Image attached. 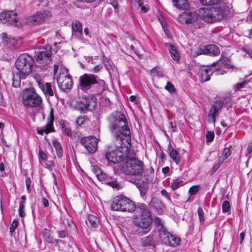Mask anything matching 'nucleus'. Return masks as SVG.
Here are the masks:
<instances>
[{
	"label": "nucleus",
	"instance_id": "obj_60",
	"mask_svg": "<svg viewBox=\"0 0 252 252\" xmlns=\"http://www.w3.org/2000/svg\"><path fill=\"white\" fill-rule=\"evenodd\" d=\"M252 152V141L249 144L247 147L248 154H250Z\"/></svg>",
	"mask_w": 252,
	"mask_h": 252
},
{
	"label": "nucleus",
	"instance_id": "obj_43",
	"mask_svg": "<svg viewBox=\"0 0 252 252\" xmlns=\"http://www.w3.org/2000/svg\"><path fill=\"white\" fill-rule=\"evenodd\" d=\"M222 212L223 213H226L229 211L230 209V206L228 201H224L222 204Z\"/></svg>",
	"mask_w": 252,
	"mask_h": 252
},
{
	"label": "nucleus",
	"instance_id": "obj_28",
	"mask_svg": "<svg viewBox=\"0 0 252 252\" xmlns=\"http://www.w3.org/2000/svg\"><path fill=\"white\" fill-rule=\"evenodd\" d=\"M53 145L55 148L57 157L61 158L63 156V150L60 143L57 140H54L52 142Z\"/></svg>",
	"mask_w": 252,
	"mask_h": 252
},
{
	"label": "nucleus",
	"instance_id": "obj_46",
	"mask_svg": "<svg viewBox=\"0 0 252 252\" xmlns=\"http://www.w3.org/2000/svg\"><path fill=\"white\" fill-rule=\"evenodd\" d=\"M154 223H155L156 226L158 227V229L161 228V227H164L162 224L161 219L158 217H156L154 219Z\"/></svg>",
	"mask_w": 252,
	"mask_h": 252
},
{
	"label": "nucleus",
	"instance_id": "obj_36",
	"mask_svg": "<svg viewBox=\"0 0 252 252\" xmlns=\"http://www.w3.org/2000/svg\"><path fill=\"white\" fill-rule=\"evenodd\" d=\"M169 51L171 54L172 59L175 61H178L179 59V55L176 47L174 46L171 45L169 48Z\"/></svg>",
	"mask_w": 252,
	"mask_h": 252
},
{
	"label": "nucleus",
	"instance_id": "obj_53",
	"mask_svg": "<svg viewBox=\"0 0 252 252\" xmlns=\"http://www.w3.org/2000/svg\"><path fill=\"white\" fill-rule=\"evenodd\" d=\"M39 158L44 161H45L47 158L46 154L41 149L39 150Z\"/></svg>",
	"mask_w": 252,
	"mask_h": 252
},
{
	"label": "nucleus",
	"instance_id": "obj_31",
	"mask_svg": "<svg viewBox=\"0 0 252 252\" xmlns=\"http://www.w3.org/2000/svg\"><path fill=\"white\" fill-rule=\"evenodd\" d=\"M208 45L206 46H199L196 51L193 53V56L194 57L202 55V54H208Z\"/></svg>",
	"mask_w": 252,
	"mask_h": 252
},
{
	"label": "nucleus",
	"instance_id": "obj_48",
	"mask_svg": "<svg viewBox=\"0 0 252 252\" xmlns=\"http://www.w3.org/2000/svg\"><path fill=\"white\" fill-rule=\"evenodd\" d=\"M214 133L213 132L208 131L206 135V141L207 142H212L214 138Z\"/></svg>",
	"mask_w": 252,
	"mask_h": 252
},
{
	"label": "nucleus",
	"instance_id": "obj_22",
	"mask_svg": "<svg viewBox=\"0 0 252 252\" xmlns=\"http://www.w3.org/2000/svg\"><path fill=\"white\" fill-rule=\"evenodd\" d=\"M155 235L151 233L147 237L141 239V245L143 247H152L156 246V240Z\"/></svg>",
	"mask_w": 252,
	"mask_h": 252
},
{
	"label": "nucleus",
	"instance_id": "obj_7",
	"mask_svg": "<svg viewBox=\"0 0 252 252\" xmlns=\"http://www.w3.org/2000/svg\"><path fill=\"white\" fill-rule=\"evenodd\" d=\"M178 21L181 24L188 25L192 32L202 27L203 25L199 21L197 14L194 12L186 11L182 13L179 15Z\"/></svg>",
	"mask_w": 252,
	"mask_h": 252
},
{
	"label": "nucleus",
	"instance_id": "obj_9",
	"mask_svg": "<svg viewBox=\"0 0 252 252\" xmlns=\"http://www.w3.org/2000/svg\"><path fill=\"white\" fill-rule=\"evenodd\" d=\"M51 48L47 47L43 48L35 52L34 58L39 64L38 67L41 69H46V66L51 61Z\"/></svg>",
	"mask_w": 252,
	"mask_h": 252
},
{
	"label": "nucleus",
	"instance_id": "obj_51",
	"mask_svg": "<svg viewBox=\"0 0 252 252\" xmlns=\"http://www.w3.org/2000/svg\"><path fill=\"white\" fill-rule=\"evenodd\" d=\"M31 183L32 181L30 178H27L26 180V185L27 190L29 192H30L31 190Z\"/></svg>",
	"mask_w": 252,
	"mask_h": 252
},
{
	"label": "nucleus",
	"instance_id": "obj_32",
	"mask_svg": "<svg viewBox=\"0 0 252 252\" xmlns=\"http://www.w3.org/2000/svg\"><path fill=\"white\" fill-rule=\"evenodd\" d=\"M208 48L209 55L217 56L220 53L219 48L216 45H208Z\"/></svg>",
	"mask_w": 252,
	"mask_h": 252
},
{
	"label": "nucleus",
	"instance_id": "obj_44",
	"mask_svg": "<svg viewBox=\"0 0 252 252\" xmlns=\"http://www.w3.org/2000/svg\"><path fill=\"white\" fill-rule=\"evenodd\" d=\"M164 88L170 93H173L175 91L174 85L169 81L167 82L166 85L165 86Z\"/></svg>",
	"mask_w": 252,
	"mask_h": 252
},
{
	"label": "nucleus",
	"instance_id": "obj_13",
	"mask_svg": "<svg viewBox=\"0 0 252 252\" xmlns=\"http://www.w3.org/2000/svg\"><path fill=\"white\" fill-rule=\"evenodd\" d=\"M0 21L4 23L16 26L18 23V16L14 11H7L0 14Z\"/></svg>",
	"mask_w": 252,
	"mask_h": 252
},
{
	"label": "nucleus",
	"instance_id": "obj_1",
	"mask_svg": "<svg viewBox=\"0 0 252 252\" xmlns=\"http://www.w3.org/2000/svg\"><path fill=\"white\" fill-rule=\"evenodd\" d=\"M107 119L109 129L112 135L121 142V146H106L99 155V158L104 163L116 164L123 161L132 153L130 131L126 116L121 112H113Z\"/></svg>",
	"mask_w": 252,
	"mask_h": 252
},
{
	"label": "nucleus",
	"instance_id": "obj_41",
	"mask_svg": "<svg viewBox=\"0 0 252 252\" xmlns=\"http://www.w3.org/2000/svg\"><path fill=\"white\" fill-rule=\"evenodd\" d=\"M197 213L199 217V220L201 223H202L205 220L204 212L201 207L198 208Z\"/></svg>",
	"mask_w": 252,
	"mask_h": 252
},
{
	"label": "nucleus",
	"instance_id": "obj_47",
	"mask_svg": "<svg viewBox=\"0 0 252 252\" xmlns=\"http://www.w3.org/2000/svg\"><path fill=\"white\" fill-rule=\"evenodd\" d=\"M25 208V205H19L18 213L19 216L21 218H24L26 216Z\"/></svg>",
	"mask_w": 252,
	"mask_h": 252
},
{
	"label": "nucleus",
	"instance_id": "obj_25",
	"mask_svg": "<svg viewBox=\"0 0 252 252\" xmlns=\"http://www.w3.org/2000/svg\"><path fill=\"white\" fill-rule=\"evenodd\" d=\"M169 155L172 160L178 164L181 160V157L178 151L173 148H169Z\"/></svg>",
	"mask_w": 252,
	"mask_h": 252
},
{
	"label": "nucleus",
	"instance_id": "obj_58",
	"mask_svg": "<svg viewBox=\"0 0 252 252\" xmlns=\"http://www.w3.org/2000/svg\"><path fill=\"white\" fill-rule=\"evenodd\" d=\"M42 204L43 205L44 207H47L49 206V202L48 200L46 198H42Z\"/></svg>",
	"mask_w": 252,
	"mask_h": 252
},
{
	"label": "nucleus",
	"instance_id": "obj_4",
	"mask_svg": "<svg viewBox=\"0 0 252 252\" xmlns=\"http://www.w3.org/2000/svg\"><path fill=\"white\" fill-rule=\"evenodd\" d=\"M230 13L228 7H205L199 9L201 20L206 23H211L226 18Z\"/></svg>",
	"mask_w": 252,
	"mask_h": 252
},
{
	"label": "nucleus",
	"instance_id": "obj_55",
	"mask_svg": "<svg viewBox=\"0 0 252 252\" xmlns=\"http://www.w3.org/2000/svg\"><path fill=\"white\" fill-rule=\"evenodd\" d=\"M161 194H162V196L166 197L168 200H171L170 196L168 195V193L167 192V191L165 190V189H162L161 190Z\"/></svg>",
	"mask_w": 252,
	"mask_h": 252
},
{
	"label": "nucleus",
	"instance_id": "obj_59",
	"mask_svg": "<svg viewBox=\"0 0 252 252\" xmlns=\"http://www.w3.org/2000/svg\"><path fill=\"white\" fill-rule=\"evenodd\" d=\"M26 196L22 195L21 197V200L20 201V205H25V203L26 202Z\"/></svg>",
	"mask_w": 252,
	"mask_h": 252
},
{
	"label": "nucleus",
	"instance_id": "obj_57",
	"mask_svg": "<svg viewBox=\"0 0 252 252\" xmlns=\"http://www.w3.org/2000/svg\"><path fill=\"white\" fill-rule=\"evenodd\" d=\"M246 83V81H243L242 82L238 83L236 87V89L238 90L241 89L244 86V85Z\"/></svg>",
	"mask_w": 252,
	"mask_h": 252
},
{
	"label": "nucleus",
	"instance_id": "obj_62",
	"mask_svg": "<svg viewBox=\"0 0 252 252\" xmlns=\"http://www.w3.org/2000/svg\"><path fill=\"white\" fill-rule=\"evenodd\" d=\"M5 170V166L4 163L2 162H1L0 163V171L1 173V176H2V174Z\"/></svg>",
	"mask_w": 252,
	"mask_h": 252
},
{
	"label": "nucleus",
	"instance_id": "obj_10",
	"mask_svg": "<svg viewBox=\"0 0 252 252\" xmlns=\"http://www.w3.org/2000/svg\"><path fill=\"white\" fill-rule=\"evenodd\" d=\"M159 237L161 243L166 246L176 247L180 242V239L172 235L165 227L159 228Z\"/></svg>",
	"mask_w": 252,
	"mask_h": 252
},
{
	"label": "nucleus",
	"instance_id": "obj_2",
	"mask_svg": "<svg viewBox=\"0 0 252 252\" xmlns=\"http://www.w3.org/2000/svg\"><path fill=\"white\" fill-rule=\"evenodd\" d=\"M113 211L133 212V224L137 227L135 234L142 236L148 233L152 228V218L146 205L139 204L137 206L129 198L122 195L115 197L111 204Z\"/></svg>",
	"mask_w": 252,
	"mask_h": 252
},
{
	"label": "nucleus",
	"instance_id": "obj_30",
	"mask_svg": "<svg viewBox=\"0 0 252 252\" xmlns=\"http://www.w3.org/2000/svg\"><path fill=\"white\" fill-rule=\"evenodd\" d=\"M88 220L92 227L96 228L99 224L98 218L93 215H89Z\"/></svg>",
	"mask_w": 252,
	"mask_h": 252
},
{
	"label": "nucleus",
	"instance_id": "obj_33",
	"mask_svg": "<svg viewBox=\"0 0 252 252\" xmlns=\"http://www.w3.org/2000/svg\"><path fill=\"white\" fill-rule=\"evenodd\" d=\"M183 183L184 182L182 180L179 179L173 180L171 184V188L173 190H176L180 187L183 186Z\"/></svg>",
	"mask_w": 252,
	"mask_h": 252
},
{
	"label": "nucleus",
	"instance_id": "obj_8",
	"mask_svg": "<svg viewBox=\"0 0 252 252\" xmlns=\"http://www.w3.org/2000/svg\"><path fill=\"white\" fill-rule=\"evenodd\" d=\"M41 96L33 88L26 89L23 91L22 103L27 107H36L42 103Z\"/></svg>",
	"mask_w": 252,
	"mask_h": 252
},
{
	"label": "nucleus",
	"instance_id": "obj_37",
	"mask_svg": "<svg viewBox=\"0 0 252 252\" xmlns=\"http://www.w3.org/2000/svg\"><path fill=\"white\" fill-rule=\"evenodd\" d=\"M203 5L210 6L219 3L221 0H199Z\"/></svg>",
	"mask_w": 252,
	"mask_h": 252
},
{
	"label": "nucleus",
	"instance_id": "obj_61",
	"mask_svg": "<svg viewBox=\"0 0 252 252\" xmlns=\"http://www.w3.org/2000/svg\"><path fill=\"white\" fill-rule=\"evenodd\" d=\"M139 6L144 13H146L148 11V9L141 2H139Z\"/></svg>",
	"mask_w": 252,
	"mask_h": 252
},
{
	"label": "nucleus",
	"instance_id": "obj_34",
	"mask_svg": "<svg viewBox=\"0 0 252 252\" xmlns=\"http://www.w3.org/2000/svg\"><path fill=\"white\" fill-rule=\"evenodd\" d=\"M231 152L229 148L226 147L224 149L221 156L219 158V160L223 162L231 155Z\"/></svg>",
	"mask_w": 252,
	"mask_h": 252
},
{
	"label": "nucleus",
	"instance_id": "obj_26",
	"mask_svg": "<svg viewBox=\"0 0 252 252\" xmlns=\"http://www.w3.org/2000/svg\"><path fill=\"white\" fill-rule=\"evenodd\" d=\"M174 6L179 9H186L189 7L187 0H172Z\"/></svg>",
	"mask_w": 252,
	"mask_h": 252
},
{
	"label": "nucleus",
	"instance_id": "obj_3",
	"mask_svg": "<svg viewBox=\"0 0 252 252\" xmlns=\"http://www.w3.org/2000/svg\"><path fill=\"white\" fill-rule=\"evenodd\" d=\"M78 89L85 93L100 94L105 89V82L93 74L85 73L78 79Z\"/></svg>",
	"mask_w": 252,
	"mask_h": 252
},
{
	"label": "nucleus",
	"instance_id": "obj_27",
	"mask_svg": "<svg viewBox=\"0 0 252 252\" xmlns=\"http://www.w3.org/2000/svg\"><path fill=\"white\" fill-rule=\"evenodd\" d=\"M26 76L21 75L18 72L15 74L13 75L12 77V85L15 88L20 87L21 84V78H24Z\"/></svg>",
	"mask_w": 252,
	"mask_h": 252
},
{
	"label": "nucleus",
	"instance_id": "obj_6",
	"mask_svg": "<svg viewBox=\"0 0 252 252\" xmlns=\"http://www.w3.org/2000/svg\"><path fill=\"white\" fill-rule=\"evenodd\" d=\"M33 64L32 57L28 54L20 55L15 63L18 72L23 76L28 75L32 72Z\"/></svg>",
	"mask_w": 252,
	"mask_h": 252
},
{
	"label": "nucleus",
	"instance_id": "obj_20",
	"mask_svg": "<svg viewBox=\"0 0 252 252\" xmlns=\"http://www.w3.org/2000/svg\"><path fill=\"white\" fill-rule=\"evenodd\" d=\"M51 16V13L49 10H44L37 12L32 17V20L33 22L40 23L48 19Z\"/></svg>",
	"mask_w": 252,
	"mask_h": 252
},
{
	"label": "nucleus",
	"instance_id": "obj_17",
	"mask_svg": "<svg viewBox=\"0 0 252 252\" xmlns=\"http://www.w3.org/2000/svg\"><path fill=\"white\" fill-rule=\"evenodd\" d=\"M211 66H207L201 67L199 69V75L200 77V80L201 82H204L208 81L210 79L211 76L215 73L213 69L211 68Z\"/></svg>",
	"mask_w": 252,
	"mask_h": 252
},
{
	"label": "nucleus",
	"instance_id": "obj_50",
	"mask_svg": "<svg viewBox=\"0 0 252 252\" xmlns=\"http://www.w3.org/2000/svg\"><path fill=\"white\" fill-rule=\"evenodd\" d=\"M57 233L59 237L60 238H64L68 235V233L65 230L58 231Z\"/></svg>",
	"mask_w": 252,
	"mask_h": 252
},
{
	"label": "nucleus",
	"instance_id": "obj_24",
	"mask_svg": "<svg viewBox=\"0 0 252 252\" xmlns=\"http://www.w3.org/2000/svg\"><path fill=\"white\" fill-rule=\"evenodd\" d=\"M92 170L95 174L97 178L100 181H103L107 177L106 174L103 173L97 165H94L92 166Z\"/></svg>",
	"mask_w": 252,
	"mask_h": 252
},
{
	"label": "nucleus",
	"instance_id": "obj_42",
	"mask_svg": "<svg viewBox=\"0 0 252 252\" xmlns=\"http://www.w3.org/2000/svg\"><path fill=\"white\" fill-rule=\"evenodd\" d=\"M87 120V118L86 116H79L77 118L76 123L78 126H81L85 123Z\"/></svg>",
	"mask_w": 252,
	"mask_h": 252
},
{
	"label": "nucleus",
	"instance_id": "obj_64",
	"mask_svg": "<svg viewBox=\"0 0 252 252\" xmlns=\"http://www.w3.org/2000/svg\"><path fill=\"white\" fill-rule=\"evenodd\" d=\"M43 235L47 237H49L50 236V231L47 229H45L43 231Z\"/></svg>",
	"mask_w": 252,
	"mask_h": 252
},
{
	"label": "nucleus",
	"instance_id": "obj_16",
	"mask_svg": "<svg viewBox=\"0 0 252 252\" xmlns=\"http://www.w3.org/2000/svg\"><path fill=\"white\" fill-rule=\"evenodd\" d=\"M230 102L229 96L222 97L217 99L215 103L212 105L210 109L217 114L222 109L224 105L228 104Z\"/></svg>",
	"mask_w": 252,
	"mask_h": 252
},
{
	"label": "nucleus",
	"instance_id": "obj_5",
	"mask_svg": "<svg viewBox=\"0 0 252 252\" xmlns=\"http://www.w3.org/2000/svg\"><path fill=\"white\" fill-rule=\"evenodd\" d=\"M133 154L132 150V153L126 158V161L122 167L123 172L129 176H141L144 171V163L138 158L132 157Z\"/></svg>",
	"mask_w": 252,
	"mask_h": 252
},
{
	"label": "nucleus",
	"instance_id": "obj_21",
	"mask_svg": "<svg viewBox=\"0 0 252 252\" xmlns=\"http://www.w3.org/2000/svg\"><path fill=\"white\" fill-rule=\"evenodd\" d=\"M54 120V112L53 108L50 110L49 116L47 118V123L43 127L45 130V133L48 134L51 132H54L53 122Z\"/></svg>",
	"mask_w": 252,
	"mask_h": 252
},
{
	"label": "nucleus",
	"instance_id": "obj_52",
	"mask_svg": "<svg viewBox=\"0 0 252 252\" xmlns=\"http://www.w3.org/2000/svg\"><path fill=\"white\" fill-rule=\"evenodd\" d=\"M242 50L245 52L251 58H252V49L245 47L242 48Z\"/></svg>",
	"mask_w": 252,
	"mask_h": 252
},
{
	"label": "nucleus",
	"instance_id": "obj_15",
	"mask_svg": "<svg viewBox=\"0 0 252 252\" xmlns=\"http://www.w3.org/2000/svg\"><path fill=\"white\" fill-rule=\"evenodd\" d=\"M96 105L95 99L94 97L85 98L77 101L76 107L78 110L84 111L93 110Z\"/></svg>",
	"mask_w": 252,
	"mask_h": 252
},
{
	"label": "nucleus",
	"instance_id": "obj_39",
	"mask_svg": "<svg viewBox=\"0 0 252 252\" xmlns=\"http://www.w3.org/2000/svg\"><path fill=\"white\" fill-rule=\"evenodd\" d=\"M32 77L37 83L38 87H41V85L44 83L41 79V76L39 74L33 73Z\"/></svg>",
	"mask_w": 252,
	"mask_h": 252
},
{
	"label": "nucleus",
	"instance_id": "obj_19",
	"mask_svg": "<svg viewBox=\"0 0 252 252\" xmlns=\"http://www.w3.org/2000/svg\"><path fill=\"white\" fill-rule=\"evenodd\" d=\"M72 36L79 40L82 39V25L80 22L77 21L72 23Z\"/></svg>",
	"mask_w": 252,
	"mask_h": 252
},
{
	"label": "nucleus",
	"instance_id": "obj_45",
	"mask_svg": "<svg viewBox=\"0 0 252 252\" xmlns=\"http://www.w3.org/2000/svg\"><path fill=\"white\" fill-rule=\"evenodd\" d=\"M18 225V221L16 220H14L10 225V227L9 228V231L11 234H12L15 230L16 228L17 227Z\"/></svg>",
	"mask_w": 252,
	"mask_h": 252
},
{
	"label": "nucleus",
	"instance_id": "obj_35",
	"mask_svg": "<svg viewBox=\"0 0 252 252\" xmlns=\"http://www.w3.org/2000/svg\"><path fill=\"white\" fill-rule=\"evenodd\" d=\"M219 115L211 109L209 110V114L207 116V122L210 124H215L216 122V117Z\"/></svg>",
	"mask_w": 252,
	"mask_h": 252
},
{
	"label": "nucleus",
	"instance_id": "obj_12",
	"mask_svg": "<svg viewBox=\"0 0 252 252\" xmlns=\"http://www.w3.org/2000/svg\"><path fill=\"white\" fill-rule=\"evenodd\" d=\"M57 80L58 86L62 91L65 92L72 88L73 81L70 76L60 74L58 76Z\"/></svg>",
	"mask_w": 252,
	"mask_h": 252
},
{
	"label": "nucleus",
	"instance_id": "obj_49",
	"mask_svg": "<svg viewBox=\"0 0 252 252\" xmlns=\"http://www.w3.org/2000/svg\"><path fill=\"white\" fill-rule=\"evenodd\" d=\"M222 163V162H220V161L219 160L218 162H216L212 168L211 174H213V173H214L216 171V170L220 167Z\"/></svg>",
	"mask_w": 252,
	"mask_h": 252
},
{
	"label": "nucleus",
	"instance_id": "obj_40",
	"mask_svg": "<svg viewBox=\"0 0 252 252\" xmlns=\"http://www.w3.org/2000/svg\"><path fill=\"white\" fill-rule=\"evenodd\" d=\"M199 185H194L191 187L189 190V193L190 196L195 194L199 191Z\"/></svg>",
	"mask_w": 252,
	"mask_h": 252
},
{
	"label": "nucleus",
	"instance_id": "obj_18",
	"mask_svg": "<svg viewBox=\"0 0 252 252\" xmlns=\"http://www.w3.org/2000/svg\"><path fill=\"white\" fill-rule=\"evenodd\" d=\"M2 39L3 42L7 45V46L13 49L18 47L21 44V41L16 38L8 37L7 34L5 32L2 33Z\"/></svg>",
	"mask_w": 252,
	"mask_h": 252
},
{
	"label": "nucleus",
	"instance_id": "obj_11",
	"mask_svg": "<svg viewBox=\"0 0 252 252\" xmlns=\"http://www.w3.org/2000/svg\"><path fill=\"white\" fill-rule=\"evenodd\" d=\"M98 139L94 136L82 137L80 139V142L82 146L90 153H94L97 149Z\"/></svg>",
	"mask_w": 252,
	"mask_h": 252
},
{
	"label": "nucleus",
	"instance_id": "obj_29",
	"mask_svg": "<svg viewBox=\"0 0 252 252\" xmlns=\"http://www.w3.org/2000/svg\"><path fill=\"white\" fill-rule=\"evenodd\" d=\"M62 128L63 133L68 136H74V138H76V136L79 138L81 136V133L80 132H77L75 134L72 135L71 129L69 127L63 126Z\"/></svg>",
	"mask_w": 252,
	"mask_h": 252
},
{
	"label": "nucleus",
	"instance_id": "obj_63",
	"mask_svg": "<svg viewBox=\"0 0 252 252\" xmlns=\"http://www.w3.org/2000/svg\"><path fill=\"white\" fill-rule=\"evenodd\" d=\"M169 171H170V169H169V167H168V166L163 167L162 169V171L163 173L164 174H166L168 173L169 172Z\"/></svg>",
	"mask_w": 252,
	"mask_h": 252
},
{
	"label": "nucleus",
	"instance_id": "obj_56",
	"mask_svg": "<svg viewBox=\"0 0 252 252\" xmlns=\"http://www.w3.org/2000/svg\"><path fill=\"white\" fill-rule=\"evenodd\" d=\"M169 127L172 129L173 132H175L177 130V127L176 124H174L172 122H170L169 123Z\"/></svg>",
	"mask_w": 252,
	"mask_h": 252
},
{
	"label": "nucleus",
	"instance_id": "obj_54",
	"mask_svg": "<svg viewBox=\"0 0 252 252\" xmlns=\"http://www.w3.org/2000/svg\"><path fill=\"white\" fill-rule=\"evenodd\" d=\"M102 67H103L101 65H97L92 69L91 71L94 73H97L102 68Z\"/></svg>",
	"mask_w": 252,
	"mask_h": 252
},
{
	"label": "nucleus",
	"instance_id": "obj_14",
	"mask_svg": "<svg viewBox=\"0 0 252 252\" xmlns=\"http://www.w3.org/2000/svg\"><path fill=\"white\" fill-rule=\"evenodd\" d=\"M217 65H218L219 68L215 70L216 75H223L226 73L225 70L221 69L222 68H231L233 67V66L230 63L229 59L226 57L221 58L218 61L213 63L211 66Z\"/></svg>",
	"mask_w": 252,
	"mask_h": 252
},
{
	"label": "nucleus",
	"instance_id": "obj_38",
	"mask_svg": "<svg viewBox=\"0 0 252 252\" xmlns=\"http://www.w3.org/2000/svg\"><path fill=\"white\" fill-rule=\"evenodd\" d=\"M106 185L111 187L114 189H119L121 188L120 184L116 180H112L106 183Z\"/></svg>",
	"mask_w": 252,
	"mask_h": 252
},
{
	"label": "nucleus",
	"instance_id": "obj_23",
	"mask_svg": "<svg viewBox=\"0 0 252 252\" xmlns=\"http://www.w3.org/2000/svg\"><path fill=\"white\" fill-rule=\"evenodd\" d=\"M46 96H53L54 92L52 88V85L50 83H45L39 87Z\"/></svg>",
	"mask_w": 252,
	"mask_h": 252
}]
</instances>
